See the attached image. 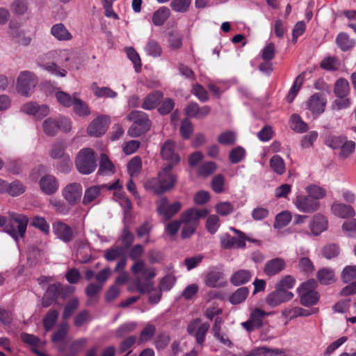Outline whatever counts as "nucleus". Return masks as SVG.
<instances>
[{"label":"nucleus","instance_id":"nucleus-1","mask_svg":"<svg viewBox=\"0 0 356 356\" xmlns=\"http://www.w3.org/2000/svg\"><path fill=\"white\" fill-rule=\"evenodd\" d=\"M29 218L26 216L15 212L9 213L8 218L0 215V227H3L8 233L17 243L19 238L25 236Z\"/></svg>","mask_w":356,"mask_h":356},{"label":"nucleus","instance_id":"nucleus-2","mask_svg":"<svg viewBox=\"0 0 356 356\" xmlns=\"http://www.w3.org/2000/svg\"><path fill=\"white\" fill-rule=\"evenodd\" d=\"M77 170L82 175H89L97 168V159L95 151L90 148L81 149L75 160Z\"/></svg>","mask_w":356,"mask_h":356},{"label":"nucleus","instance_id":"nucleus-3","mask_svg":"<svg viewBox=\"0 0 356 356\" xmlns=\"http://www.w3.org/2000/svg\"><path fill=\"white\" fill-rule=\"evenodd\" d=\"M104 257L108 261H113L120 259L114 268L115 272H120L123 270L127 266V254L124 250V248L120 245L112 246L106 250L104 251Z\"/></svg>","mask_w":356,"mask_h":356},{"label":"nucleus","instance_id":"nucleus-4","mask_svg":"<svg viewBox=\"0 0 356 356\" xmlns=\"http://www.w3.org/2000/svg\"><path fill=\"white\" fill-rule=\"evenodd\" d=\"M37 83V78L33 72L24 71L17 78L16 89L20 95L28 97Z\"/></svg>","mask_w":356,"mask_h":356},{"label":"nucleus","instance_id":"nucleus-5","mask_svg":"<svg viewBox=\"0 0 356 356\" xmlns=\"http://www.w3.org/2000/svg\"><path fill=\"white\" fill-rule=\"evenodd\" d=\"M156 204L158 214L163 216L166 220L173 217L182 207V204L179 201L169 204V201L165 197H162L158 200Z\"/></svg>","mask_w":356,"mask_h":356},{"label":"nucleus","instance_id":"nucleus-6","mask_svg":"<svg viewBox=\"0 0 356 356\" xmlns=\"http://www.w3.org/2000/svg\"><path fill=\"white\" fill-rule=\"evenodd\" d=\"M294 204L296 208L303 213H313L316 211L320 207L318 201L311 196L299 195H297Z\"/></svg>","mask_w":356,"mask_h":356},{"label":"nucleus","instance_id":"nucleus-7","mask_svg":"<svg viewBox=\"0 0 356 356\" xmlns=\"http://www.w3.org/2000/svg\"><path fill=\"white\" fill-rule=\"evenodd\" d=\"M313 282H304L300 289V302L305 306L315 305L319 298L316 291L313 290Z\"/></svg>","mask_w":356,"mask_h":356},{"label":"nucleus","instance_id":"nucleus-8","mask_svg":"<svg viewBox=\"0 0 356 356\" xmlns=\"http://www.w3.org/2000/svg\"><path fill=\"white\" fill-rule=\"evenodd\" d=\"M109 118L105 115L94 119L87 128V133L90 136L99 137L104 135L108 127Z\"/></svg>","mask_w":356,"mask_h":356},{"label":"nucleus","instance_id":"nucleus-9","mask_svg":"<svg viewBox=\"0 0 356 356\" xmlns=\"http://www.w3.org/2000/svg\"><path fill=\"white\" fill-rule=\"evenodd\" d=\"M173 168V164H167L158 172V176L165 192L172 189L177 181V175L172 172Z\"/></svg>","mask_w":356,"mask_h":356},{"label":"nucleus","instance_id":"nucleus-10","mask_svg":"<svg viewBox=\"0 0 356 356\" xmlns=\"http://www.w3.org/2000/svg\"><path fill=\"white\" fill-rule=\"evenodd\" d=\"M326 104L327 99L324 95L316 92L310 97L307 101V106L316 118L324 112Z\"/></svg>","mask_w":356,"mask_h":356},{"label":"nucleus","instance_id":"nucleus-11","mask_svg":"<svg viewBox=\"0 0 356 356\" xmlns=\"http://www.w3.org/2000/svg\"><path fill=\"white\" fill-rule=\"evenodd\" d=\"M293 298V293L292 292L277 289L275 286V290L267 296L266 302L270 307H275L283 302L291 300Z\"/></svg>","mask_w":356,"mask_h":356},{"label":"nucleus","instance_id":"nucleus-12","mask_svg":"<svg viewBox=\"0 0 356 356\" xmlns=\"http://www.w3.org/2000/svg\"><path fill=\"white\" fill-rule=\"evenodd\" d=\"M161 156L163 160L168 161V164H173L174 167L180 161L179 154L175 152V143L171 140H167L162 145Z\"/></svg>","mask_w":356,"mask_h":356},{"label":"nucleus","instance_id":"nucleus-13","mask_svg":"<svg viewBox=\"0 0 356 356\" xmlns=\"http://www.w3.org/2000/svg\"><path fill=\"white\" fill-rule=\"evenodd\" d=\"M82 186L79 183L67 184L63 190V195L65 200L71 205L76 204L81 200Z\"/></svg>","mask_w":356,"mask_h":356},{"label":"nucleus","instance_id":"nucleus-14","mask_svg":"<svg viewBox=\"0 0 356 356\" xmlns=\"http://www.w3.org/2000/svg\"><path fill=\"white\" fill-rule=\"evenodd\" d=\"M53 232L64 243H70L74 237L73 229L67 224L56 221L53 224Z\"/></svg>","mask_w":356,"mask_h":356},{"label":"nucleus","instance_id":"nucleus-15","mask_svg":"<svg viewBox=\"0 0 356 356\" xmlns=\"http://www.w3.org/2000/svg\"><path fill=\"white\" fill-rule=\"evenodd\" d=\"M62 292L63 287L61 284L55 283L50 284L43 295L42 306L47 308L51 305L57 300Z\"/></svg>","mask_w":356,"mask_h":356},{"label":"nucleus","instance_id":"nucleus-16","mask_svg":"<svg viewBox=\"0 0 356 356\" xmlns=\"http://www.w3.org/2000/svg\"><path fill=\"white\" fill-rule=\"evenodd\" d=\"M66 335H53L52 341L55 343H60V346L59 349L64 350L70 349L72 352H76L83 347L86 343L85 339L82 338L75 341H67L65 339Z\"/></svg>","mask_w":356,"mask_h":356},{"label":"nucleus","instance_id":"nucleus-17","mask_svg":"<svg viewBox=\"0 0 356 356\" xmlns=\"http://www.w3.org/2000/svg\"><path fill=\"white\" fill-rule=\"evenodd\" d=\"M265 315L266 313L264 311L256 309L251 313L250 318L243 323L242 325L247 332H254L255 329L261 327Z\"/></svg>","mask_w":356,"mask_h":356},{"label":"nucleus","instance_id":"nucleus-18","mask_svg":"<svg viewBox=\"0 0 356 356\" xmlns=\"http://www.w3.org/2000/svg\"><path fill=\"white\" fill-rule=\"evenodd\" d=\"M208 214L209 211L207 209L191 208L181 213V220L183 222H193L198 225L200 219L205 218Z\"/></svg>","mask_w":356,"mask_h":356},{"label":"nucleus","instance_id":"nucleus-19","mask_svg":"<svg viewBox=\"0 0 356 356\" xmlns=\"http://www.w3.org/2000/svg\"><path fill=\"white\" fill-rule=\"evenodd\" d=\"M286 268L285 261L280 257L268 261L264 268V273L269 277L279 274Z\"/></svg>","mask_w":356,"mask_h":356},{"label":"nucleus","instance_id":"nucleus-20","mask_svg":"<svg viewBox=\"0 0 356 356\" xmlns=\"http://www.w3.org/2000/svg\"><path fill=\"white\" fill-rule=\"evenodd\" d=\"M39 184L42 191L49 195L55 193L58 188V182L56 178L51 175L43 176Z\"/></svg>","mask_w":356,"mask_h":356},{"label":"nucleus","instance_id":"nucleus-21","mask_svg":"<svg viewBox=\"0 0 356 356\" xmlns=\"http://www.w3.org/2000/svg\"><path fill=\"white\" fill-rule=\"evenodd\" d=\"M127 118L133 123L140 126L143 130L148 131L151 127L148 115L143 111H133L128 115Z\"/></svg>","mask_w":356,"mask_h":356},{"label":"nucleus","instance_id":"nucleus-22","mask_svg":"<svg viewBox=\"0 0 356 356\" xmlns=\"http://www.w3.org/2000/svg\"><path fill=\"white\" fill-rule=\"evenodd\" d=\"M309 227L312 233L315 236H318L321 232L326 230L327 227V220L324 216L317 213L314 216L310 222Z\"/></svg>","mask_w":356,"mask_h":356},{"label":"nucleus","instance_id":"nucleus-23","mask_svg":"<svg viewBox=\"0 0 356 356\" xmlns=\"http://www.w3.org/2000/svg\"><path fill=\"white\" fill-rule=\"evenodd\" d=\"M334 215L341 218H348L353 217L355 214L354 209L343 203H334L331 207Z\"/></svg>","mask_w":356,"mask_h":356},{"label":"nucleus","instance_id":"nucleus-24","mask_svg":"<svg viewBox=\"0 0 356 356\" xmlns=\"http://www.w3.org/2000/svg\"><path fill=\"white\" fill-rule=\"evenodd\" d=\"M51 34L59 41H68L72 38V35L63 23L53 25L51 28Z\"/></svg>","mask_w":356,"mask_h":356},{"label":"nucleus","instance_id":"nucleus-25","mask_svg":"<svg viewBox=\"0 0 356 356\" xmlns=\"http://www.w3.org/2000/svg\"><path fill=\"white\" fill-rule=\"evenodd\" d=\"M22 341L32 346V351L38 356H47L44 353H42L38 348H41L45 344V341L39 339L35 335H22Z\"/></svg>","mask_w":356,"mask_h":356},{"label":"nucleus","instance_id":"nucleus-26","mask_svg":"<svg viewBox=\"0 0 356 356\" xmlns=\"http://www.w3.org/2000/svg\"><path fill=\"white\" fill-rule=\"evenodd\" d=\"M163 98V93L160 91H154L149 93L144 99L142 108L145 110H152L156 108Z\"/></svg>","mask_w":356,"mask_h":356},{"label":"nucleus","instance_id":"nucleus-27","mask_svg":"<svg viewBox=\"0 0 356 356\" xmlns=\"http://www.w3.org/2000/svg\"><path fill=\"white\" fill-rule=\"evenodd\" d=\"M210 325L208 322H202L200 318L193 320L188 325V334H207Z\"/></svg>","mask_w":356,"mask_h":356},{"label":"nucleus","instance_id":"nucleus-28","mask_svg":"<svg viewBox=\"0 0 356 356\" xmlns=\"http://www.w3.org/2000/svg\"><path fill=\"white\" fill-rule=\"evenodd\" d=\"M223 279V273L218 270H211L207 273L204 278L205 284L211 288L222 286L221 280Z\"/></svg>","mask_w":356,"mask_h":356},{"label":"nucleus","instance_id":"nucleus-29","mask_svg":"<svg viewBox=\"0 0 356 356\" xmlns=\"http://www.w3.org/2000/svg\"><path fill=\"white\" fill-rule=\"evenodd\" d=\"M74 112L79 116H88L90 113V110L86 102L78 98V94L74 93V102H73Z\"/></svg>","mask_w":356,"mask_h":356},{"label":"nucleus","instance_id":"nucleus-30","mask_svg":"<svg viewBox=\"0 0 356 356\" xmlns=\"http://www.w3.org/2000/svg\"><path fill=\"white\" fill-rule=\"evenodd\" d=\"M67 147L66 143L64 141H56L52 144L51 149L49 150V156L54 159H61L65 156L69 154L65 153Z\"/></svg>","mask_w":356,"mask_h":356},{"label":"nucleus","instance_id":"nucleus-31","mask_svg":"<svg viewBox=\"0 0 356 356\" xmlns=\"http://www.w3.org/2000/svg\"><path fill=\"white\" fill-rule=\"evenodd\" d=\"M144 187L147 191H150L156 195H161L165 193L163 186L161 184L159 177H152L144 183Z\"/></svg>","mask_w":356,"mask_h":356},{"label":"nucleus","instance_id":"nucleus-32","mask_svg":"<svg viewBox=\"0 0 356 356\" xmlns=\"http://www.w3.org/2000/svg\"><path fill=\"white\" fill-rule=\"evenodd\" d=\"M231 230H232L234 233H236L238 236H231V240L232 243H233V249H243L245 247V241H251V242H255L256 240L249 238L246 237L245 234L242 232L241 231L236 229V228L232 227Z\"/></svg>","mask_w":356,"mask_h":356},{"label":"nucleus","instance_id":"nucleus-33","mask_svg":"<svg viewBox=\"0 0 356 356\" xmlns=\"http://www.w3.org/2000/svg\"><path fill=\"white\" fill-rule=\"evenodd\" d=\"M252 275L248 270H239L232 275L230 282L235 286L243 285L248 283L251 279Z\"/></svg>","mask_w":356,"mask_h":356},{"label":"nucleus","instance_id":"nucleus-34","mask_svg":"<svg viewBox=\"0 0 356 356\" xmlns=\"http://www.w3.org/2000/svg\"><path fill=\"white\" fill-rule=\"evenodd\" d=\"M170 11L165 6L159 8L152 16V22L155 26H162L170 17Z\"/></svg>","mask_w":356,"mask_h":356},{"label":"nucleus","instance_id":"nucleus-35","mask_svg":"<svg viewBox=\"0 0 356 356\" xmlns=\"http://www.w3.org/2000/svg\"><path fill=\"white\" fill-rule=\"evenodd\" d=\"M312 312L299 307H289L282 312V315L289 319H293L298 316H308Z\"/></svg>","mask_w":356,"mask_h":356},{"label":"nucleus","instance_id":"nucleus-36","mask_svg":"<svg viewBox=\"0 0 356 356\" xmlns=\"http://www.w3.org/2000/svg\"><path fill=\"white\" fill-rule=\"evenodd\" d=\"M114 172V165L110 161L107 155H106L105 154H102L98 174L104 175L108 174H113Z\"/></svg>","mask_w":356,"mask_h":356},{"label":"nucleus","instance_id":"nucleus-37","mask_svg":"<svg viewBox=\"0 0 356 356\" xmlns=\"http://www.w3.org/2000/svg\"><path fill=\"white\" fill-rule=\"evenodd\" d=\"M91 88L94 95L98 98H115L118 95L111 88L108 87H99L96 83H93Z\"/></svg>","mask_w":356,"mask_h":356},{"label":"nucleus","instance_id":"nucleus-38","mask_svg":"<svg viewBox=\"0 0 356 356\" xmlns=\"http://www.w3.org/2000/svg\"><path fill=\"white\" fill-rule=\"evenodd\" d=\"M350 91L348 81L345 79H339L334 85V92L339 98L346 97Z\"/></svg>","mask_w":356,"mask_h":356},{"label":"nucleus","instance_id":"nucleus-39","mask_svg":"<svg viewBox=\"0 0 356 356\" xmlns=\"http://www.w3.org/2000/svg\"><path fill=\"white\" fill-rule=\"evenodd\" d=\"M58 318V312L56 309H49L43 318V326L47 332H49L54 326Z\"/></svg>","mask_w":356,"mask_h":356},{"label":"nucleus","instance_id":"nucleus-40","mask_svg":"<svg viewBox=\"0 0 356 356\" xmlns=\"http://www.w3.org/2000/svg\"><path fill=\"white\" fill-rule=\"evenodd\" d=\"M317 279L322 284H330L334 282V272L330 268H322L317 273Z\"/></svg>","mask_w":356,"mask_h":356},{"label":"nucleus","instance_id":"nucleus-41","mask_svg":"<svg viewBox=\"0 0 356 356\" xmlns=\"http://www.w3.org/2000/svg\"><path fill=\"white\" fill-rule=\"evenodd\" d=\"M125 52L128 58L133 63L135 71L140 72L141 71L142 63L140 57L136 49L131 47H126Z\"/></svg>","mask_w":356,"mask_h":356},{"label":"nucleus","instance_id":"nucleus-42","mask_svg":"<svg viewBox=\"0 0 356 356\" xmlns=\"http://www.w3.org/2000/svg\"><path fill=\"white\" fill-rule=\"evenodd\" d=\"M291 213L289 211H284L275 216L273 227L275 229H281L286 227L291 220Z\"/></svg>","mask_w":356,"mask_h":356},{"label":"nucleus","instance_id":"nucleus-43","mask_svg":"<svg viewBox=\"0 0 356 356\" xmlns=\"http://www.w3.org/2000/svg\"><path fill=\"white\" fill-rule=\"evenodd\" d=\"M142 169V161L140 157L136 156L132 158L127 165V170L129 176L132 178L138 176Z\"/></svg>","mask_w":356,"mask_h":356},{"label":"nucleus","instance_id":"nucleus-44","mask_svg":"<svg viewBox=\"0 0 356 356\" xmlns=\"http://www.w3.org/2000/svg\"><path fill=\"white\" fill-rule=\"evenodd\" d=\"M338 47L343 51H348L354 46V42L346 33H340L336 38Z\"/></svg>","mask_w":356,"mask_h":356},{"label":"nucleus","instance_id":"nucleus-45","mask_svg":"<svg viewBox=\"0 0 356 356\" xmlns=\"http://www.w3.org/2000/svg\"><path fill=\"white\" fill-rule=\"evenodd\" d=\"M249 290L247 287H241L230 296L229 302L233 305L240 304L247 298Z\"/></svg>","mask_w":356,"mask_h":356},{"label":"nucleus","instance_id":"nucleus-46","mask_svg":"<svg viewBox=\"0 0 356 356\" xmlns=\"http://www.w3.org/2000/svg\"><path fill=\"white\" fill-rule=\"evenodd\" d=\"M57 124V119L48 118L42 124L43 131L49 136H54L58 130V127Z\"/></svg>","mask_w":356,"mask_h":356},{"label":"nucleus","instance_id":"nucleus-47","mask_svg":"<svg viewBox=\"0 0 356 356\" xmlns=\"http://www.w3.org/2000/svg\"><path fill=\"white\" fill-rule=\"evenodd\" d=\"M101 193V186H93L86 190L83 198V204L87 205L93 202Z\"/></svg>","mask_w":356,"mask_h":356},{"label":"nucleus","instance_id":"nucleus-48","mask_svg":"<svg viewBox=\"0 0 356 356\" xmlns=\"http://www.w3.org/2000/svg\"><path fill=\"white\" fill-rule=\"evenodd\" d=\"M145 50L147 55L154 58L159 57L162 54L161 45L158 42L154 40H150L147 42Z\"/></svg>","mask_w":356,"mask_h":356},{"label":"nucleus","instance_id":"nucleus-49","mask_svg":"<svg viewBox=\"0 0 356 356\" xmlns=\"http://www.w3.org/2000/svg\"><path fill=\"white\" fill-rule=\"evenodd\" d=\"M271 169L277 175H283L285 172V163L282 158L279 155H274L270 160Z\"/></svg>","mask_w":356,"mask_h":356},{"label":"nucleus","instance_id":"nucleus-50","mask_svg":"<svg viewBox=\"0 0 356 356\" xmlns=\"http://www.w3.org/2000/svg\"><path fill=\"white\" fill-rule=\"evenodd\" d=\"M135 239L134 235L131 232L129 227L125 226L120 236V240L122 243L121 247L124 248V250L127 252V250L131 247Z\"/></svg>","mask_w":356,"mask_h":356},{"label":"nucleus","instance_id":"nucleus-51","mask_svg":"<svg viewBox=\"0 0 356 356\" xmlns=\"http://www.w3.org/2000/svg\"><path fill=\"white\" fill-rule=\"evenodd\" d=\"M303 80H304V75L302 74L298 75L296 77V79H295L293 84L291 86V88L289 92V94L286 97V101L289 103H291L294 100L296 96L297 95L299 90L301 88Z\"/></svg>","mask_w":356,"mask_h":356},{"label":"nucleus","instance_id":"nucleus-52","mask_svg":"<svg viewBox=\"0 0 356 356\" xmlns=\"http://www.w3.org/2000/svg\"><path fill=\"white\" fill-rule=\"evenodd\" d=\"M306 191L309 196H311L312 198H314L317 201L324 198L326 195L325 189L314 184L307 186Z\"/></svg>","mask_w":356,"mask_h":356},{"label":"nucleus","instance_id":"nucleus-53","mask_svg":"<svg viewBox=\"0 0 356 356\" xmlns=\"http://www.w3.org/2000/svg\"><path fill=\"white\" fill-rule=\"evenodd\" d=\"M29 8L26 0H14L10 5L11 11L17 15H22L26 13Z\"/></svg>","mask_w":356,"mask_h":356},{"label":"nucleus","instance_id":"nucleus-54","mask_svg":"<svg viewBox=\"0 0 356 356\" xmlns=\"http://www.w3.org/2000/svg\"><path fill=\"white\" fill-rule=\"evenodd\" d=\"M341 277L344 283L356 282V266H346L341 273Z\"/></svg>","mask_w":356,"mask_h":356},{"label":"nucleus","instance_id":"nucleus-55","mask_svg":"<svg viewBox=\"0 0 356 356\" xmlns=\"http://www.w3.org/2000/svg\"><path fill=\"white\" fill-rule=\"evenodd\" d=\"M246 152L241 146L233 148L229 154V159L232 163H238L241 162L245 156Z\"/></svg>","mask_w":356,"mask_h":356},{"label":"nucleus","instance_id":"nucleus-56","mask_svg":"<svg viewBox=\"0 0 356 356\" xmlns=\"http://www.w3.org/2000/svg\"><path fill=\"white\" fill-rule=\"evenodd\" d=\"M355 143L353 140H348L346 138L340 148L339 156L346 159L355 152Z\"/></svg>","mask_w":356,"mask_h":356},{"label":"nucleus","instance_id":"nucleus-57","mask_svg":"<svg viewBox=\"0 0 356 356\" xmlns=\"http://www.w3.org/2000/svg\"><path fill=\"white\" fill-rule=\"evenodd\" d=\"M25 192V186L19 180H15L8 184V192L13 197L18 196Z\"/></svg>","mask_w":356,"mask_h":356},{"label":"nucleus","instance_id":"nucleus-58","mask_svg":"<svg viewBox=\"0 0 356 356\" xmlns=\"http://www.w3.org/2000/svg\"><path fill=\"white\" fill-rule=\"evenodd\" d=\"M79 300L76 298L70 299L65 305L63 312V318H69L79 307Z\"/></svg>","mask_w":356,"mask_h":356},{"label":"nucleus","instance_id":"nucleus-59","mask_svg":"<svg viewBox=\"0 0 356 356\" xmlns=\"http://www.w3.org/2000/svg\"><path fill=\"white\" fill-rule=\"evenodd\" d=\"M31 225L39 229L46 234H48L49 232V225L43 217L34 216L31 220Z\"/></svg>","mask_w":356,"mask_h":356},{"label":"nucleus","instance_id":"nucleus-60","mask_svg":"<svg viewBox=\"0 0 356 356\" xmlns=\"http://www.w3.org/2000/svg\"><path fill=\"white\" fill-rule=\"evenodd\" d=\"M292 128L297 132L304 133L307 131V124L302 121L301 118L298 114H293L291 115Z\"/></svg>","mask_w":356,"mask_h":356},{"label":"nucleus","instance_id":"nucleus-61","mask_svg":"<svg viewBox=\"0 0 356 356\" xmlns=\"http://www.w3.org/2000/svg\"><path fill=\"white\" fill-rule=\"evenodd\" d=\"M216 169V164L213 161L203 163L198 168L197 173L202 177H208Z\"/></svg>","mask_w":356,"mask_h":356},{"label":"nucleus","instance_id":"nucleus-62","mask_svg":"<svg viewBox=\"0 0 356 356\" xmlns=\"http://www.w3.org/2000/svg\"><path fill=\"white\" fill-rule=\"evenodd\" d=\"M346 139L345 136H330L327 138L325 144L333 149H340Z\"/></svg>","mask_w":356,"mask_h":356},{"label":"nucleus","instance_id":"nucleus-63","mask_svg":"<svg viewBox=\"0 0 356 356\" xmlns=\"http://www.w3.org/2000/svg\"><path fill=\"white\" fill-rule=\"evenodd\" d=\"M220 227V218L216 215H211L206 222V228L211 234H214Z\"/></svg>","mask_w":356,"mask_h":356},{"label":"nucleus","instance_id":"nucleus-64","mask_svg":"<svg viewBox=\"0 0 356 356\" xmlns=\"http://www.w3.org/2000/svg\"><path fill=\"white\" fill-rule=\"evenodd\" d=\"M236 134L234 132L227 131L220 134L218 137V141L221 145H231L236 142Z\"/></svg>","mask_w":356,"mask_h":356}]
</instances>
